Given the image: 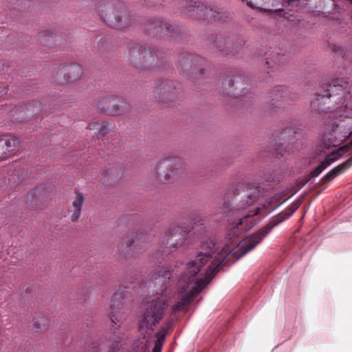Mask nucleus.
<instances>
[{
	"label": "nucleus",
	"mask_w": 352,
	"mask_h": 352,
	"mask_svg": "<svg viewBox=\"0 0 352 352\" xmlns=\"http://www.w3.org/2000/svg\"><path fill=\"white\" fill-rule=\"evenodd\" d=\"M41 109V104L36 101L33 102L32 104H29L28 105H25L24 107L16 108L14 112L19 111V113H24L25 114V110L27 111H30V116H32L34 113L38 111Z\"/></svg>",
	"instance_id": "23"
},
{
	"label": "nucleus",
	"mask_w": 352,
	"mask_h": 352,
	"mask_svg": "<svg viewBox=\"0 0 352 352\" xmlns=\"http://www.w3.org/2000/svg\"><path fill=\"white\" fill-rule=\"evenodd\" d=\"M337 49H338V50H340V47H336V46H335V47L333 48V51L335 53H337V52H337Z\"/></svg>",
	"instance_id": "38"
},
{
	"label": "nucleus",
	"mask_w": 352,
	"mask_h": 352,
	"mask_svg": "<svg viewBox=\"0 0 352 352\" xmlns=\"http://www.w3.org/2000/svg\"><path fill=\"white\" fill-rule=\"evenodd\" d=\"M328 166L322 161L318 166H316L311 172V177L305 182H308L311 178L318 176Z\"/></svg>",
	"instance_id": "28"
},
{
	"label": "nucleus",
	"mask_w": 352,
	"mask_h": 352,
	"mask_svg": "<svg viewBox=\"0 0 352 352\" xmlns=\"http://www.w3.org/2000/svg\"><path fill=\"white\" fill-rule=\"evenodd\" d=\"M17 143L15 139L0 138V160H5L13 155Z\"/></svg>",
	"instance_id": "15"
},
{
	"label": "nucleus",
	"mask_w": 352,
	"mask_h": 352,
	"mask_svg": "<svg viewBox=\"0 0 352 352\" xmlns=\"http://www.w3.org/2000/svg\"><path fill=\"white\" fill-rule=\"evenodd\" d=\"M173 322L171 320H168L165 326H162L161 329L156 333L157 340L160 341V342L163 343L165 339V337L168 333V331L171 329Z\"/></svg>",
	"instance_id": "25"
},
{
	"label": "nucleus",
	"mask_w": 352,
	"mask_h": 352,
	"mask_svg": "<svg viewBox=\"0 0 352 352\" xmlns=\"http://www.w3.org/2000/svg\"><path fill=\"white\" fill-rule=\"evenodd\" d=\"M124 339V336H120L118 333L114 332L113 336L111 338L112 340V345L111 346V349L115 351L119 347L120 344H121L122 341Z\"/></svg>",
	"instance_id": "27"
},
{
	"label": "nucleus",
	"mask_w": 352,
	"mask_h": 352,
	"mask_svg": "<svg viewBox=\"0 0 352 352\" xmlns=\"http://www.w3.org/2000/svg\"><path fill=\"white\" fill-rule=\"evenodd\" d=\"M147 28V31L150 33L153 32V29H155L160 36L174 37L176 33L175 28L173 25L159 18L152 19L149 21Z\"/></svg>",
	"instance_id": "11"
},
{
	"label": "nucleus",
	"mask_w": 352,
	"mask_h": 352,
	"mask_svg": "<svg viewBox=\"0 0 352 352\" xmlns=\"http://www.w3.org/2000/svg\"><path fill=\"white\" fill-rule=\"evenodd\" d=\"M82 74V68L78 64H72L63 67L57 75L63 76L66 82H72L79 79Z\"/></svg>",
	"instance_id": "12"
},
{
	"label": "nucleus",
	"mask_w": 352,
	"mask_h": 352,
	"mask_svg": "<svg viewBox=\"0 0 352 352\" xmlns=\"http://www.w3.org/2000/svg\"><path fill=\"white\" fill-rule=\"evenodd\" d=\"M245 197H246L245 201H242V205L239 206L236 209H245L248 206H252L254 204L258 199V190L257 188H254L252 192L246 193L245 195Z\"/></svg>",
	"instance_id": "20"
},
{
	"label": "nucleus",
	"mask_w": 352,
	"mask_h": 352,
	"mask_svg": "<svg viewBox=\"0 0 352 352\" xmlns=\"http://www.w3.org/2000/svg\"><path fill=\"white\" fill-rule=\"evenodd\" d=\"M266 64L270 65V62L268 60H267Z\"/></svg>",
	"instance_id": "44"
},
{
	"label": "nucleus",
	"mask_w": 352,
	"mask_h": 352,
	"mask_svg": "<svg viewBox=\"0 0 352 352\" xmlns=\"http://www.w3.org/2000/svg\"><path fill=\"white\" fill-rule=\"evenodd\" d=\"M8 89L3 84H0V97L3 96L7 93Z\"/></svg>",
	"instance_id": "33"
},
{
	"label": "nucleus",
	"mask_w": 352,
	"mask_h": 352,
	"mask_svg": "<svg viewBox=\"0 0 352 352\" xmlns=\"http://www.w3.org/2000/svg\"><path fill=\"white\" fill-rule=\"evenodd\" d=\"M107 126H106L102 125V126H101V132H102V134H103V135H104L105 133H107Z\"/></svg>",
	"instance_id": "35"
},
{
	"label": "nucleus",
	"mask_w": 352,
	"mask_h": 352,
	"mask_svg": "<svg viewBox=\"0 0 352 352\" xmlns=\"http://www.w3.org/2000/svg\"><path fill=\"white\" fill-rule=\"evenodd\" d=\"M123 298L122 293L118 291L113 295L111 300V311L110 318L111 322L116 325L120 326L126 317V311L125 309H124L122 302Z\"/></svg>",
	"instance_id": "10"
},
{
	"label": "nucleus",
	"mask_w": 352,
	"mask_h": 352,
	"mask_svg": "<svg viewBox=\"0 0 352 352\" xmlns=\"http://www.w3.org/2000/svg\"><path fill=\"white\" fill-rule=\"evenodd\" d=\"M298 202L291 204L285 211L274 217L272 221L240 242L237 248H230L225 245L220 251L214 242L209 241L206 246V252H200L195 260L186 265V271L182 275L179 283L181 287L179 300L173 308V312L185 309L194 298L210 283L219 272L221 265L228 264L233 258L239 259L252 250L266 236L271 230L290 217L299 207Z\"/></svg>",
	"instance_id": "1"
},
{
	"label": "nucleus",
	"mask_w": 352,
	"mask_h": 352,
	"mask_svg": "<svg viewBox=\"0 0 352 352\" xmlns=\"http://www.w3.org/2000/svg\"><path fill=\"white\" fill-rule=\"evenodd\" d=\"M341 70H342V71H343V70H344V69L343 68H338V69H337V71H336V73H337V74H338V73H339V74H342Z\"/></svg>",
	"instance_id": "37"
},
{
	"label": "nucleus",
	"mask_w": 352,
	"mask_h": 352,
	"mask_svg": "<svg viewBox=\"0 0 352 352\" xmlns=\"http://www.w3.org/2000/svg\"><path fill=\"white\" fill-rule=\"evenodd\" d=\"M98 108L106 114L117 116L123 113L127 105L122 97L110 96L101 98L98 103Z\"/></svg>",
	"instance_id": "9"
},
{
	"label": "nucleus",
	"mask_w": 352,
	"mask_h": 352,
	"mask_svg": "<svg viewBox=\"0 0 352 352\" xmlns=\"http://www.w3.org/2000/svg\"><path fill=\"white\" fill-rule=\"evenodd\" d=\"M98 12L110 26L122 29L131 23L130 17L122 3L117 0H107L100 4Z\"/></svg>",
	"instance_id": "4"
},
{
	"label": "nucleus",
	"mask_w": 352,
	"mask_h": 352,
	"mask_svg": "<svg viewBox=\"0 0 352 352\" xmlns=\"http://www.w3.org/2000/svg\"><path fill=\"white\" fill-rule=\"evenodd\" d=\"M352 165V155L345 162L334 167L329 173H327L320 180L318 186L328 184L332 181L337 176L342 173L345 170L349 168Z\"/></svg>",
	"instance_id": "13"
},
{
	"label": "nucleus",
	"mask_w": 352,
	"mask_h": 352,
	"mask_svg": "<svg viewBox=\"0 0 352 352\" xmlns=\"http://www.w3.org/2000/svg\"><path fill=\"white\" fill-rule=\"evenodd\" d=\"M23 179V177H19V180H22Z\"/></svg>",
	"instance_id": "42"
},
{
	"label": "nucleus",
	"mask_w": 352,
	"mask_h": 352,
	"mask_svg": "<svg viewBox=\"0 0 352 352\" xmlns=\"http://www.w3.org/2000/svg\"><path fill=\"white\" fill-rule=\"evenodd\" d=\"M231 204L229 201L224 200L223 206L219 208V212L221 214H226L231 210Z\"/></svg>",
	"instance_id": "31"
},
{
	"label": "nucleus",
	"mask_w": 352,
	"mask_h": 352,
	"mask_svg": "<svg viewBox=\"0 0 352 352\" xmlns=\"http://www.w3.org/2000/svg\"><path fill=\"white\" fill-rule=\"evenodd\" d=\"M14 120L21 121V119L17 118H14Z\"/></svg>",
	"instance_id": "41"
},
{
	"label": "nucleus",
	"mask_w": 352,
	"mask_h": 352,
	"mask_svg": "<svg viewBox=\"0 0 352 352\" xmlns=\"http://www.w3.org/2000/svg\"><path fill=\"white\" fill-rule=\"evenodd\" d=\"M184 170V163L181 157H170L158 163L156 173L159 177L163 175L164 182L171 183L179 178Z\"/></svg>",
	"instance_id": "6"
},
{
	"label": "nucleus",
	"mask_w": 352,
	"mask_h": 352,
	"mask_svg": "<svg viewBox=\"0 0 352 352\" xmlns=\"http://www.w3.org/2000/svg\"><path fill=\"white\" fill-rule=\"evenodd\" d=\"M119 178V173L113 171L111 169H105L102 173L103 182L111 183L115 182Z\"/></svg>",
	"instance_id": "24"
},
{
	"label": "nucleus",
	"mask_w": 352,
	"mask_h": 352,
	"mask_svg": "<svg viewBox=\"0 0 352 352\" xmlns=\"http://www.w3.org/2000/svg\"><path fill=\"white\" fill-rule=\"evenodd\" d=\"M275 11H280V9H274Z\"/></svg>",
	"instance_id": "43"
},
{
	"label": "nucleus",
	"mask_w": 352,
	"mask_h": 352,
	"mask_svg": "<svg viewBox=\"0 0 352 352\" xmlns=\"http://www.w3.org/2000/svg\"><path fill=\"white\" fill-rule=\"evenodd\" d=\"M56 36L50 32L41 33L39 35V40L44 45H50V41H52Z\"/></svg>",
	"instance_id": "26"
},
{
	"label": "nucleus",
	"mask_w": 352,
	"mask_h": 352,
	"mask_svg": "<svg viewBox=\"0 0 352 352\" xmlns=\"http://www.w3.org/2000/svg\"><path fill=\"white\" fill-rule=\"evenodd\" d=\"M162 344L163 343L160 342V341H155L153 352H161Z\"/></svg>",
	"instance_id": "32"
},
{
	"label": "nucleus",
	"mask_w": 352,
	"mask_h": 352,
	"mask_svg": "<svg viewBox=\"0 0 352 352\" xmlns=\"http://www.w3.org/2000/svg\"><path fill=\"white\" fill-rule=\"evenodd\" d=\"M33 327L36 331H45L50 327V320L43 314H36L32 320Z\"/></svg>",
	"instance_id": "18"
},
{
	"label": "nucleus",
	"mask_w": 352,
	"mask_h": 352,
	"mask_svg": "<svg viewBox=\"0 0 352 352\" xmlns=\"http://www.w3.org/2000/svg\"><path fill=\"white\" fill-rule=\"evenodd\" d=\"M93 345H94V347H96L98 346V344L97 343H94Z\"/></svg>",
	"instance_id": "40"
},
{
	"label": "nucleus",
	"mask_w": 352,
	"mask_h": 352,
	"mask_svg": "<svg viewBox=\"0 0 352 352\" xmlns=\"http://www.w3.org/2000/svg\"><path fill=\"white\" fill-rule=\"evenodd\" d=\"M201 58L195 54H184L181 55L178 61L179 66L181 67L184 73L187 72L189 69L194 70Z\"/></svg>",
	"instance_id": "14"
},
{
	"label": "nucleus",
	"mask_w": 352,
	"mask_h": 352,
	"mask_svg": "<svg viewBox=\"0 0 352 352\" xmlns=\"http://www.w3.org/2000/svg\"><path fill=\"white\" fill-rule=\"evenodd\" d=\"M288 90L283 86L276 87L270 93V98L272 101L278 102L280 99H286Z\"/></svg>",
	"instance_id": "22"
},
{
	"label": "nucleus",
	"mask_w": 352,
	"mask_h": 352,
	"mask_svg": "<svg viewBox=\"0 0 352 352\" xmlns=\"http://www.w3.org/2000/svg\"><path fill=\"white\" fill-rule=\"evenodd\" d=\"M232 94L235 96V97H239L241 96H242V94H235V93H232Z\"/></svg>",
	"instance_id": "39"
},
{
	"label": "nucleus",
	"mask_w": 352,
	"mask_h": 352,
	"mask_svg": "<svg viewBox=\"0 0 352 352\" xmlns=\"http://www.w3.org/2000/svg\"><path fill=\"white\" fill-rule=\"evenodd\" d=\"M139 239H128L126 241V248H129L130 250L133 251L136 246L138 245Z\"/></svg>",
	"instance_id": "30"
},
{
	"label": "nucleus",
	"mask_w": 352,
	"mask_h": 352,
	"mask_svg": "<svg viewBox=\"0 0 352 352\" xmlns=\"http://www.w3.org/2000/svg\"><path fill=\"white\" fill-rule=\"evenodd\" d=\"M84 197L83 195L79 191H75V197L72 201V207L74 210L72 211V214L71 215L72 221H76L81 214L82 207L84 203Z\"/></svg>",
	"instance_id": "16"
},
{
	"label": "nucleus",
	"mask_w": 352,
	"mask_h": 352,
	"mask_svg": "<svg viewBox=\"0 0 352 352\" xmlns=\"http://www.w3.org/2000/svg\"><path fill=\"white\" fill-rule=\"evenodd\" d=\"M297 132L294 128L291 126L287 127L282 131L280 134L279 138L281 140H287L290 139L293 135L296 134Z\"/></svg>",
	"instance_id": "29"
},
{
	"label": "nucleus",
	"mask_w": 352,
	"mask_h": 352,
	"mask_svg": "<svg viewBox=\"0 0 352 352\" xmlns=\"http://www.w3.org/2000/svg\"><path fill=\"white\" fill-rule=\"evenodd\" d=\"M276 153H277V155H283V153H282V151H280V148H278L276 151Z\"/></svg>",
	"instance_id": "36"
},
{
	"label": "nucleus",
	"mask_w": 352,
	"mask_h": 352,
	"mask_svg": "<svg viewBox=\"0 0 352 352\" xmlns=\"http://www.w3.org/2000/svg\"><path fill=\"white\" fill-rule=\"evenodd\" d=\"M186 14L190 16H195L200 18H206L209 20L224 21L228 17L229 13L222 8H208L201 2L188 1L186 6Z\"/></svg>",
	"instance_id": "8"
},
{
	"label": "nucleus",
	"mask_w": 352,
	"mask_h": 352,
	"mask_svg": "<svg viewBox=\"0 0 352 352\" xmlns=\"http://www.w3.org/2000/svg\"><path fill=\"white\" fill-rule=\"evenodd\" d=\"M128 58L136 68L141 69L151 68L157 63L155 53L138 43L129 46Z\"/></svg>",
	"instance_id": "7"
},
{
	"label": "nucleus",
	"mask_w": 352,
	"mask_h": 352,
	"mask_svg": "<svg viewBox=\"0 0 352 352\" xmlns=\"http://www.w3.org/2000/svg\"><path fill=\"white\" fill-rule=\"evenodd\" d=\"M350 89L349 81L342 78H334L331 82L320 85L311 102L313 111L327 112L331 107L324 106L326 101L330 100L331 98H336L332 102L342 106L338 107L335 112L329 113L328 118L330 120L327 126L333 131L340 133L342 138H348L352 134V116L340 115L343 110L349 109L352 111V95Z\"/></svg>",
	"instance_id": "2"
},
{
	"label": "nucleus",
	"mask_w": 352,
	"mask_h": 352,
	"mask_svg": "<svg viewBox=\"0 0 352 352\" xmlns=\"http://www.w3.org/2000/svg\"><path fill=\"white\" fill-rule=\"evenodd\" d=\"M258 213V209L251 214H246L243 219H241L236 223H233L231 227V231L234 234H238V232L248 230L251 226L248 223L250 217H253Z\"/></svg>",
	"instance_id": "17"
},
{
	"label": "nucleus",
	"mask_w": 352,
	"mask_h": 352,
	"mask_svg": "<svg viewBox=\"0 0 352 352\" xmlns=\"http://www.w3.org/2000/svg\"><path fill=\"white\" fill-rule=\"evenodd\" d=\"M190 230V226L171 225L164 231V236L160 240V250L162 254H169L172 249L183 245Z\"/></svg>",
	"instance_id": "5"
},
{
	"label": "nucleus",
	"mask_w": 352,
	"mask_h": 352,
	"mask_svg": "<svg viewBox=\"0 0 352 352\" xmlns=\"http://www.w3.org/2000/svg\"><path fill=\"white\" fill-rule=\"evenodd\" d=\"M344 146H346V153L349 152L350 151V149L352 148V140L346 144H345Z\"/></svg>",
	"instance_id": "34"
},
{
	"label": "nucleus",
	"mask_w": 352,
	"mask_h": 352,
	"mask_svg": "<svg viewBox=\"0 0 352 352\" xmlns=\"http://www.w3.org/2000/svg\"><path fill=\"white\" fill-rule=\"evenodd\" d=\"M171 276L172 273L170 271L164 270L160 272L157 277L155 278V285L162 284L161 292H157L152 300L146 303L139 325L141 330L153 331L162 319L169 300L164 292L167 289V285L169 283Z\"/></svg>",
	"instance_id": "3"
},
{
	"label": "nucleus",
	"mask_w": 352,
	"mask_h": 352,
	"mask_svg": "<svg viewBox=\"0 0 352 352\" xmlns=\"http://www.w3.org/2000/svg\"><path fill=\"white\" fill-rule=\"evenodd\" d=\"M346 146H342L340 147L336 151H334L330 153L327 155L324 162L327 165L329 166L331 164L334 162L336 160H338L341 156H342L344 153H346Z\"/></svg>",
	"instance_id": "21"
},
{
	"label": "nucleus",
	"mask_w": 352,
	"mask_h": 352,
	"mask_svg": "<svg viewBox=\"0 0 352 352\" xmlns=\"http://www.w3.org/2000/svg\"><path fill=\"white\" fill-rule=\"evenodd\" d=\"M174 90L175 88H172L170 82L165 81L160 85V87L157 88V93L159 94H162L161 100L163 101L165 96L167 97V99L169 98H173L175 94Z\"/></svg>",
	"instance_id": "19"
}]
</instances>
